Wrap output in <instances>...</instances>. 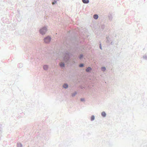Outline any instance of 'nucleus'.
<instances>
[{
    "label": "nucleus",
    "instance_id": "f257e3e1",
    "mask_svg": "<svg viewBox=\"0 0 147 147\" xmlns=\"http://www.w3.org/2000/svg\"><path fill=\"white\" fill-rule=\"evenodd\" d=\"M79 40L76 39L74 41L71 42L70 44L69 48L71 51H67L65 52L66 54L68 57L66 60L67 62H69L70 59L72 57H75L76 56V55H75L74 54L79 47Z\"/></svg>",
    "mask_w": 147,
    "mask_h": 147
},
{
    "label": "nucleus",
    "instance_id": "f03ea898",
    "mask_svg": "<svg viewBox=\"0 0 147 147\" xmlns=\"http://www.w3.org/2000/svg\"><path fill=\"white\" fill-rule=\"evenodd\" d=\"M47 30V28L46 26H45L41 28L39 32L42 35L45 34Z\"/></svg>",
    "mask_w": 147,
    "mask_h": 147
},
{
    "label": "nucleus",
    "instance_id": "7ed1b4c3",
    "mask_svg": "<svg viewBox=\"0 0 147 147\" xmlns=\"http://www.w3.org/2000/svg\"><path fill=\"white\" fill-rule=\"evenodd\" d=\"M51 38L49 36H47L44 38V40L46 43H49L51 41Z\"/></svg>",
    "mask_w": 147,
    "mask_h": 147
},
{
    "label": "nucleus",
    "instance_id": "20e7f679",
    "mask_svg": "<svg viewBox=\"0 0 147 147\" xmlns=\"http://www.w3.org/2000/svg\"><path fill=\"white\" fill-rule=\"evenodd\" d=\"M69 87L68 85L66 83H64L63 85V87L65 89H67Z\"/></svg>",
    "mask_w": 147,
    "mask_h": 147
},
{
    "label": "nucleus",
    "instance_id": "39448f33",
    "mask_svg": "<svg viewBox=\"0 0 147 147\" xmlns=\"http://www.w3.org/2000/svg\"><path fill=\"white\" fill-rule=\"evenodd\" d=\"M101 116L103 117H105L107 116V114L105 111H102L101 113Z\"/></svg>",
    "mask_w": 147,
    "mask_h": 147
},
{
    "label": "nucleus",
    "instance_id": "423d86ee",
    "mask_svg": "<svg viewBox=\"0 0 147 147\" xmlns=\"http://www.w3.org/2000/svg\"><path fill=\"white\" fill-rule=\"evenodd\" d=\"M109 20L110 21H111L113 19V16L111 14H109L108 16Z\"/></svg>",
    "mask_w": 147,
    "mask_h": 147
},
{
    "label": "nucleus",
    "instance_id": "0eeeda50",
    "mask_svg": "<svg viewBox=\"0 0 147 147\" xmlns=\"http://www.w3.org/2000/svg\"><path fill=\"white\" fill-rule=\"evenodd\" d=\"M59 65L61 68H64L65 67V65L64 63H60Z\"/></svg>",
    "mask_w": 147,
    "mask_h": 147
},
{
    "label": "nucleus",
    "instance_id": "6e6552de",
    "mask_svg": "<svg viewBox=\"0 0 147 147\" xmlns=\"http://www.w3.org/2000/svg\"><path fill=\"white\" fill-rule=\"evenodd\" d=\"M92 70V68L90 67H88L86 69V71L88 72H90Z\"/></svg>",
    "mask_w": 147,
    "mask_h": 147
},
{
    "label": "nucleus",
    "instance_id": "1a4fd4ad",
    "mask_svg": "<svg viewBox=\"0 0 147 147\" xmlns=\"http://www.w3.org/2000/svg\"><path fill=\"white\" fill-rule=\"evenodd\" d=\"M49 68V66L47 65H45L43 66V68L45 70H48Z\"/></svg>",
    "mask_w": 147,
    "mask_h": 147
},
{
    "label": "nucleus",
    "instance_id": "9d476101",
    "mask_svg": "<svg viewBox=\"0 0 147 147\" xmlns=\"http://www.w3.org/2000/svg\"><path fill=\"white\" fill-rule=\"evenodd\" d=\"M77 94V92L75 91L74 92L71 94V95L72 97H74Z\"/></svg>",
    "mask_w": 147,
    "mask_h": 147
},
{
    "label": "nucleus",
    "instance_id": "9b49d317",
    "mask_svg": "<svg viewBox=\"0 0 147 147\" xmlns=\"http://www.w3.org/2000/svg\"><path fill=\"white\" fill-rule=\"evenodd\" d=\"M107 43H109L110 42V38H109V36H107L106 37Z\"/></svg>",
    "mask_w": 147,
    "mask_h": 147
},
{
    "label": "nucleus",
    "instance_id": "f8f14e48",
    "mask_svg": "<svg viewBox=\"0 0 147 147\" xmlns=\"http://www.w3.org/2000/svg\"><path fill=\"white\" fill-rule=\"evenodd\" d=\"M95 119V117L94 115H92L91 116V117H90L91 121H93Z\"/></svg>",
    "mask_w": 147,
    "mask_h": 147
},
{
    "label": "nucleus",
    "instance_id": "ddd939ff",
    "mask_svg": "<svg viewBox=\"0 0 147 147\" xmlns=\"http://www.w3.org/2000/svg\"><path fill=\"white\" fill-rule=\"evenodd\" d=\"M82 2L84 4H88L89 3V0H82Z\"/></svg>",
    "mask_w": 147,
    "mask_h": 147
},
{
    "label": "nucleus",
    "instance_id": "4468645a",
    "mask_svg": "<svg viewBox=\"0 0 147 147\" xmlns=\"http://www.w3.org/2000/svg\"><path fill=\"white\" fill-rule=\"evenodd\" d=\"M84 55L83 54H82L79 56V58L81 60L82 59H83L84 58Z\"/></svg>",
    "mask_w": 147,
    "mask_h": 147
},
{
    "label": "nucleus",
    "instance_id": "2eb2a0df",
    "mask_svg": "<svg viewBox=\"0 0 147 147\" xmlns=\"http://www.w3.org/2000/svg\"><path fill=\"white\" fill-rule=\"evenodd\" d=\"M98 17V15L94 14V15L93 18H94L95 20L97 19Z\"/></svg>",
    "mask_w": 147,
    "mask_h": 147
},
{
    "label": "nucleus",
    "instance_id": "dca6fc26",
    "mask_svg": "<svg viewBox=\"0 0 147 147\" xmlns=\"http://www.w3.org/2000/svg\"><path fill=\"white\" fill-rule=\"evenodd\" d=\"M101 69L102 71L104 72L106 70V68L105 67H101Z\"/></svg>",
    "mask_w": 147,
    "mask_h": 147
},
{
    "label": "nucleus",
    "instance_id": "f3484780",
    "mask_svg": "<svg viewBox=\"0 0 147 147\" xmlns=\"http://www.w3.org/2000/svg\"><path fill=\"white\" fill-rule=\"evenodd\" d=\"M99 48L101 50H102V44L101 41H100L99 42Z\"/></svg>",
    "mask_w": 147,
    "mask_h": 147
},
{
    "label": "nucleus",
    "instance_id": "a211bd4d",
    "mask_svg": "<svg viewBox=\"0 0 147 147\" xmlns=\"http://www.w3.org/2000/svg\"><path fill=\"white\" fill-rule=\"evenodd\" d=\"M101 29L102 30H103L105 28V25H102L100 26Z\"/></svg>",
    "mask_w": 147,
    "mask_h": 147
},
{
    "label": "nucleus",
    "instance_id": "6ab92c4d",
    "mask_svg": "<svg viewBox=\"0 0 147 147\" xmlns=\"http://www.w3.org/2000/svg\"><path fill=\"white\" fill-rule=\"evenodd\" d=\"M17 147H22V144L20 143H17Z\"/></svg>",
    "mask_w": 147,
    "mask_h": 147
},
{
    "label": "nucleus",
    "instance_id": "aec40b11",
    "mask_svg": "<svg viewBox=\"0 0 147 147\" xmlns=\"http://www.w3.org/2000/svg\"><path fill=\"white\" fill-rule=\"evenodd\" d=\"M57 1L56 0H54L52 3L53 5H54L57 3Z\"/></svg>",
    "mask_w": 147,
    "mask_h": 147
},
{
    "label": "nucleus",
    "instance_id": "412c9836",
    "mask_svg": "<svg viewBox=\"0 0 147 147\" xmlns=\"http://www.w3.org/2000/svg\"><path fill=\"white\" fill-rule=\"evenodd\" d=\"M84 66V64L83 63L79 65V67H83Z\"/></svg>",
    "mask_w": 147,
    "mask_h": 147
},
{
    "label": "nucleus",
    "instance_id": "4be33fe9",
    "mask_svg": "<svg viewBox=\"0 0 147 147\" xmlns=\"http://www.w3.org/2000/svg\"><path fill=\"white\" fill-rule=\"evenodd\" d=\"M80 101L82 102H84L85 101V99L84 98H81Z\"/></svg>",
    "mask_w": 147,
    "mask_h": 147
},
{
    "label": "nucleus",
    "instance_id": "5701e85b",
    "mask_svg": "<svg viewBox=\"0 0 147 147\" xmlns=\"http://www.w3.org/2000/svg\"><path fill=\"white\" fill-rule=\"evenodd\" d=\"M143 57L144 59H147V56L146 55H144L143 56Z\"/></svg>",
    "mask_w": 147,
    "mask_h": 147
},
{
    "label": "nucleus",
    "instance_id": "b1692460",
    "mask_svg": "<svg viewBox=\"0 0 147 147\" xmlns=\"http://www.w3.org/2000/svg\"><path fill=\"white\" fill-rule=\"evenodd\" d=\"M110 44L111 45H113V42H111V43H110Z\"/></svg>",
    "mask_w": 147,
    "mask_h": 147
},
{
    "label": "nucleus",
    "instance_id": "393cba45",
    "mask_svg": "<svg viewBox=\"0 0 147 147\" xmlns=\"http://www.w3.org/2000/svg\"><path fill=\"white\" fill-rule=\"evenodd\" d=\"M66 44L67 45V47L68 46H69L68 44V43H67V42H66Z\"/></svg>",
    "mask_w": 147,
    "mask_h": 147
},
{
    "label": "nucleus",
    "instance_id": "a878e982",
    "mask_svg": "<svg viewBox=\"0 0 147 147\" xmlns=\"http://www.w3.org/2000/svg\"><path fill=\"white\" fill-rule=\"evenodd\" d=\"M20 64H20L19 65H20Z\"/></svg>",
    "mask_w": 147,
    "mask_h": 147
},
{
    "label": "nucleus",
    "instance_id": "bb28decb",
    "mask_svg": "<svg viewBox=\"0 0 147 147\" xmlns=\"http://www.w3.org/2000/svg\"><path fill=\"white\" fill-rule=\"evenodd\" d=\"M45 140H47V138H46V139H45Z\"/></svg>",
    "mask_w": 147,
    "mask_h": 147
}]
</instances>
